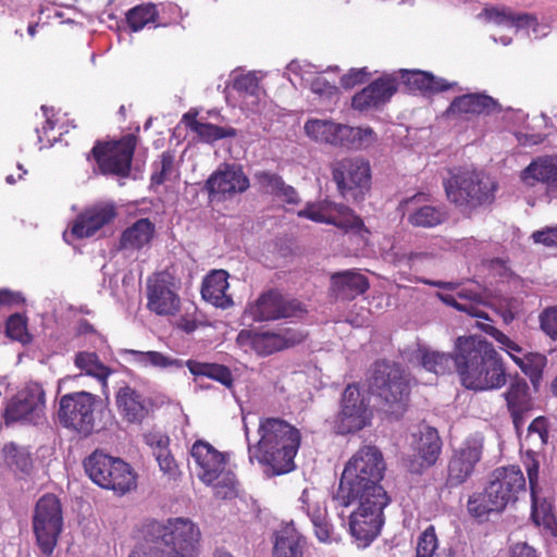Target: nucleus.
<instances>
[{"instance_id": "nucleus-1", "label": "nucleus", "mask_w": 557, "mask_h": 557, "mask_svg": "<svg viewBox=\"0 0 557 557\" xmlns=\"http://www.w3.org/2000/svg\"><path fill=\"white\" fill-rule=\"evenodd\" d=\"M454 364L462 385L468 389H498L507 382L502 357L482 336L458 337Z\"/></svg>"}, {"instance_id": "nucleus-2", "label": "nucleus", "mask_w": 557, "mask_h": 557, "mask_svg": "<svg viewBox=\"0 0 557 557\" xmlns=\"http://www.w3.org/2000/svg\"><path fill=\"white\" fill-rule=\"evenodd\" d=\"M259 441L248 445L250 461L257 460L268 475L288 473L295 468V456L300 445V432L278 418L261 419Z\"/></svg>"}, {"instance_id": "nucleus-3", "label": "nucleus", "mask_w": 557, "mask_h": 557, "mask_svg": "<svg viewBox=\"0 0 557 557\" xmlns=\"http://www.w3.org/2000/svg\"><path fill=\"white\" fill-rule=\"evenodd\" d=\"M384 471L382 453L375 446L361 447L347 461L333 502H348L364 495H387L380 484Z\"/></svg>"}, {"instance_id": "nucleus-4", "label": "nucleus", "mask_w": 557, "mask_h": 557, "mask_svg": "<svg viewBox=\"0 0 557 557\" xmlns=\"http://www.w3.org/2000/svg\"><path fill=\"white\" fill-rule=\"evenodd\" d=\"M145 536L151 543L154 557H198L200 530L189 519L175 518L165 522L146 523Z\"/></svg>"}, {"instance_id": "nucleus-5", "label": "nucleus", "mask_w": 557, "mask_h": 557, "mask_svg": "<svg viewBox=\"0 0 557 557\" xmlns=\"http://www.w3.org/2000/svg\"><path fill=\"white\" fill-rule=\"evenodd\" d=\"M189 454L196 476L203 484L212 487L216 498L231 499L237 495L238 482L228 467L226 454L203 440L196 441Z\"/></svg>"}, {"instance_id": "nucleus-6", "label": "nucleus", "mask_w": 557, "mask_h": 557, "mask_svg": "<svg viewBox=\"0 0 557 557\" xmlns=\"http://www.w3.org/2000/svg\"><path fill=\"white\" fill-rule=\"evenodd\" d=\"M338 516L348 519L349 532L359 546H368L384 524V508L389 504L387 495L356 496L348 502H334Z\"/></svg>"}, {"instance_id": "nucleus-7", "label": "nucleus", "mask_w": 557, "mask_h": 557, "mask_svg": "<svg viewBox=\"0 0 557 557\" xmlns=\"http://www.w3.org/2000/svg\"><path fill=\"white\" fill-rule=\"evenodd\" d=\"M496 183L484 172L461 169L444 181L447 199L462 212L488 205L495 199Z\"/></svg>"}, {"instance_id": "nucleus-8", "label": "nucleus", "mask_w": 557, "mask_h": 557, "mask_svg": "<svg viewBox=\"0 0 557 557\" xmlns=\"http://www.w3.org/2000/svg\"><path fill=\"white\" fill-rule=\"evenodd\" d=\"M369 388L386 405L388 413L400 416L406 407L409 394L408 381L399 366L379 361L372 369Z\"/></svg>"}, {"instance_id": "nucleus-9", "label": "nucleus", "mask_w": 557, "mask_h": 557, "mask_svg": "<svg viewBox=\"0 0 557 557\" xmlns=\"http://www.w3.org/2000/svg\"><path fill=\"white\" fill-rule=\"evenodd\" d=\"M84 468L92 482L121 495L136 487V474L120 458L96 450L84 461Z\"/></svg>"}, {"instance_id": "nucleus-10", "label": "nucleus", "mask_w": 557, "mask_h": 557, "mask_svg": "<svg viewBox=\"0 0 557 557\" xmlns=\"http://www.w3.org/2000/svg\"><path fill=\"white\" fill-rule=\"evenodd\" d=\"M32 527L41 554L51 556L63 531L62 507L55 495L46 494L37 500Z\"/></svg>"}, {"instance_id": "nucleus-11", "label": "nucleus", "mask_w": 557, "mask_h": 557, "mask_svg": "<svg viewBox=\"0 0 557 557\" xmlns=\"http://www.w3.org/2000/svg\"><path fill=\"white\" fill-rule=\"evenodd\" d=\"M304 129L312 140L332 146L359 148L375 140V134L370 127H351L330 120H308Z\"/></svg>"}, {"instance_id": "nucleus-12", "label": "nucleus", "mask_w": 557, "mask_h": 557, "mask_svg": "<svg viewBox=\"0 0 557 557\" xmlns=\"http://www.w3.org/2000/svg\"><path fill=\"white\" fill-rule=\"evenodd\" d=\"M99 404L100 399L88 392L65 394L59 401V422L69 430L88 436L95 429L96 409Z\"/></svg>"}, {"instance_id": "nucleus-13", "label": "nucleus", "mask_w": 557, "mask_h": 557, "mask_svg": "<svg viewBox=\"0 0 557 557\" xmlns=\"http://www.w3.org/2000/svg\"><path fill=\"white\" fill-rule=\"evenodd\" d=\"M45 409L46 394L42 386L29 382L8 403L3 417L7 424L21 422L37 425L45 420Z\"/></svg>"}, {"instance_id": "nucleus-14", "label": "nucleus", "mask_w": 557, "mask_h": 557, "mask_svg": "<svg viewBox=\"0 0 557 557\" xmlns=\"http://www.w3.org/2000/svg\"><path fill=\"white\" fill-rule=\"evenodd\" d=\"M332 175L338 191L345 198L359 201L370 188L371 169L364 159L338 160L332 166Z\"/></svg>"}, {"instance_id": "nucleus-15", "label": "nucleus", "mask_w": 557, "mask_h": 557, "mask_svg": "<svg viewBox=\"0 0 557 557\" xmlns=\"http://www.w3.org/2000/svg\"><path fill=\"white\" fill-rule=\"evenodd\" d=\"M136 147L135 137L127 135L119 141L98 143L91 150L101 174L128 176Z\"/></svg>"}, {"instance_id": "nucleus-16", "label": "nucleus", "mask_w": 557, "mask_h": 557, "mask_svg": "<svg viewBox=\"0 0 557 557\" xmlns=\"http://www.w3.org/2000/svg\"><path fill=\"white\" fill-rule=\"evenodd\" d=\"M371 417L368 396L361 393L357 385H348L343 393L341 410L335 421L337 432H357L368 425Z\"/></svg>"}, {"instance_id": "nucleus-17", "label": "nucleus", "mask_w": 557, "mask_h": 557, "mask_svg": "<svg viewBox=\"0 0 557 557\" xmlns=\"http://www.w3.org/2000/svg\"><path fill=\"white\" fill-rule=\"evenodd\" d=\"M178 284L169 272H160L147 280V308L157 315H175L181 308Z\"/></svg>"}, {"instance_id": "nucleus-18", "label": "nucleus", "mask_w": 557, "mask_h": 557, "mask_svg": "<svg viewBox=\"0 0 557 557\" xmlns=\"http://www.w3.org/2000/svg\"><path fill=\"white\" fill-rule=\"evenodd\" d=\"M484 437L480 433L471 434L456 448L448 463L447 484L458 486L465 483L473 473L481 460Z\"/></svg>"}, {"instance_id": "nucleus-19", "label": "nucleus", "mask_w": 557, "mask_h": 557, "mask_svg": "<svg viewBox=\"0 0 557 557\" xmlns=\"http://www.w3.org/2000/svg\"><path fill=\"white\" fill-rule=\"evenodd\" d=\"M479 17L487 23L498 26L512 27L516 32H524L529 37L539 39L548 34V26L537 21V17L528 12L515 11L508 7H487Z\"/></svg>"}, {"instance_id": "nucleus-20", "label": "nucleus", "mask_w": 557, "mask_h": 557, "mask_svg": "<svg viewBox=\"0 0 557 557\" xmlns=\"http://www.w3.org/2000/svg\"><path fill=\"white\" fill-rule=\"evenodd\" d=\"M298 216L343 230H361L363 227L362 220L350 208L332 201L308 203L304 210L298 211Z\"/></svg>"}, {"instance_id": "nucleus-21", "label": "nucleus", "mask_w": 557, "mask_h": 557, "mask_svg": "<svg viewBox=\"0 0 557 557\" xmlns=\"http://www.w3.org/2000/svg\"><path fill=\"white\" fill-rule=\"evenodd\" d=\"M249 180L240 168L224 164L213 172L206 183L211 200H225L246 191Z\"/></svg>"}, {"instance_id": "nucleus-22", "label": "nucleus", "mask_w": 557, "mask_h": 557, "mask_svg": "<svg viewBox=\"0 0 557 557\" xmlns=\"http://www.w3.org/2000/svg\"><path fill=\"white\" fill-rule=\"evenodd\" d=\"M412 447L416 456L410 460L408 469L412 473H422L436 463L441 451L442 441L436 429L423 425L413 434Z\"/></svg>"}, {"instance_id": "nucleus-23", "label": "nucleus", "mask_w": 557, "mask_h": 557, "mask_svg": "<svg viewBox=\"0 0 557 557\" xmlns=\"http://www.w3.org/2000/svg\"><path fill=\"white\" fill-rule=\"evenodd\" d=\"M302 312L304 309L298 301L285 299L281 294L272 290L261 295L248 309V313L255 321L298 317Z\"/></svg>"}, {"instance_id": "nucleus-24", "label": "nucleus", "mask_w": 557, "mask_h": 557, "mask_svg": "<svg viewBox=\"0 0 557 557\" xmlns=\"http://www.w3.org/2000/svg\"><path fill=\"white\" fill-rule=\"evenodd\" d=\"M299 509L310 519L320 542L333 540V527L329 520L326 502L319 492L304 490L299 498Z\"/></svg>"}, {"instance_id": "nucleus-25", "label": "nucleus", "mask_w": 557, "mask_h": 557, "mask_svg": "<svg viewBox=\"0 0 557 557\" xmlns=\"http://www.w3.org/2000/svg\"><path fill=\"white\" fill-rule=\"evenodd\" d=\"M116 215L113 203H96L85 209L74 220L70 234L75 238H87L94 236L104 225L112 222Z\"/></svg>"}, {"instance_id": "nucleus-26", "label": "nucleus", "mask_w": 557, "mask_h": 557, "mask_svg": "<svg viewBox=\"0 0 557 557\" xmlns=\"http://www.w3.org/2000/svg\"><path fill=\"white\" fill-rule=\"evenodd\" d=\"M539 469L540 463L531 459L528 463V479L532 497V520L544 532L557 539V519L553 512V506L546 499L541 500L537 497Z\"/></svg>"}, {"instance_id": "nucleus-27", "label": "nucleus", "mask_w": 557, "mask_h": 557, "mask_svg": "<svg viewBox=\"0 0 557 557\" xmlns=\"http://www.w3.org/2000/svg\"><path fill=\"white\" fill-rule=\"evenodd\" d=\"M488 485L492 495L507 506L508 503L516 500L520 491L524 490L525 479L519 467H502L493 471Z\"/></svg>"}, {"instance_id": "nucleus-28", "label": "nucleus", "mask_w": 557, "mask_h": 557, "mask_svg": "<svg viewBox=\"0 0 557 557\" xmlns=\"http://www.w3.org/2000/svg\"><path fill=\"white\" fill-rule=\"evenodd\" d=\"M557 154L535 158L520 173L521 182L528 187L537 184L546 186L548 193H556Z\"/></svg>"}, {"instance_id": "nucleus-29", "label": "nucleus", "mask_w": 557, "mask_h": 557, "mask_svg": "<svg viewBox=\"0 0 557 557\" xmlns=\"http://www.w3.org/2000/svg\"><path fill=\"white\" fill-rule=\"evenodd\" d=\"M286 70L288 75H294L299 78L301 86H308L312 92L320 97L329 99L337 97V87L322 76L314 65L305 61H292Z\"/></svg>"}, {"instance_id": "nucleus-30", "label": "nucleus", "mask_w": 557, "mask_h": 557, "mask_svg": "<svg viewBox=\"0 0 557 557\" xmlns=\"http://www.w3.org/2000/svg\"><path fill=\"white\" fill-rule=\"evenodd\" d=\"M496 101L486 95L482 94H466L456 97L446 113L449 116L459 119H471L480 114H488L494 111Z\"/></svg>"}, {"instance_id": "nucleus-31", "label": "nucleus", "mask_w": 557, "mask_h": 557, "mask_svg": "<svg viewBox=\"0 0 557 557\" xmlns=\"http://www.w3.org/2000/svg\"><path fill=\"white\" fill-rule=\"evenodd\" d=\"M396 91L395 81L392 78H379L352 98V108L368 110L386 103Z\"/></svg>"}, {"instance_id": "nucleus-32", "label": "nucleus", "mask_w": 557, "mask_h": 557, "mask_svg": "<svg viewBox=\"0 0 557 557\" xmlns=\"http://www.w3.org/2000/svg\"><path fill=\"white\" fill-rule=\"evenodd\" d=\"M116 406L127 422L139 423L148 416L150 403L136 389L123 386L116 394Z\"/></svg>"}, {"instance_id": "nucleus-33", "label": "nucleus", "mask_w": 557, "mask_h": 557, "mask_svg": "<svg viewBox=\"0 0 557 557\" xmlns=\"http://www.w3.org/2000/svg\"><path fill=\"white\" fill-rule=\"evenodd\" d=\"M476 324L478 327H480L483 332L490 334L496 339V342L500 345V348L511 357V359L520 367L524 373H529L527 361L534 362L536 368H541L544 364L545 358L543 356H525L522 351V348L517 343L511 341L507 335H505L492 324L485 322H478Z\"/></svg>"}, {"instance_id": "nucleus-34", "label": "nucleus", "mask_w": 557, "mask_h": 557, "mask_svg": "<svg viewBox=\"0 0 557 557\" xmlns=\"http://www.w3.org/2000/svg\"><path fill=\"white\" fill-rule=\"evenodd\" d=\"M227 278L228 273L224 270L210 272L202 282V298L218 308L226 309L233 306L232 297L226 294L228 288Z\"/></svg>"}, {"instance_id": "nucleus-35", "label": "nucleus", "mask_w": 557, "mask_h": 557, "mask_svg": "<svg viewBox=\"0 0 557 557\" xmlns=\"http://www.w3.org/2000/svg\"><path fill=\"white\" fill-rule=\"evenodd\" d=\"M305 539L296 530L294 522L282 525L275 532L273 557H302Z\"/></svg>"}, {"instance_id": "nucleus-36", "label": "nucleus", "mask_w": 557, "mask_h": 557, "mask_svg": "<svg viewBox=\"0 0 557 557\" xmlns=\"http://www.w3.org/2000/svg\"><path fill=\"white\" fill-rule=\"evenodd\" d=\"M124 354L129 357V362L143 369L153 368L158 370H178L186 364V362L181 359L156 350L140 351L127 349Z\"/></svg>"}, {"instance_id": "nucleus-37", "label": "nucleus", "mask_w": 557, "mask_h": 557, "mask_svg": "<svg viewBox=\"0 0 557 557\" xmlns=\"http://www.w3.org/2000/svg\"><path fill=\"white\" fill-rule=\"evenodd\" d=\"M237 343L245 349H251L260 356H268L284 348V339L274 333H252L243 330L237 335Z\"/></svg>"}, {"instance_id": "nucleus-38", "label": "nucleus", "mask_w": 557, "mask_h": 557, "mask_svg": "<svg viewBox=\"0 0 557 557\" xmlns=\"http://www.w3.org/2000/svg\"><path fill=\"white\" fill-rule=\"evenodd\" d=\"M437 297L446 305H449L459 311L467 312L471 317L488 320L487 314L481 308L483 305V295L479 287L475 289L462 288L458 292V298L463 302L458 301L451 295L437 293Z\"/></svg>"}, {"instance_id": "nucleus-39", "label": "nucleus", "mask_w": 557, "mask_h": 557, "mask_svg": "<svg viewBox=\"0 0 557 557\" xmlns=\"http://www.w3.org/2000/svg\"><path fill=\"white\" fill-rule=\"evenodd\" d=\"M504 395L513 424L519 431L523 422V413L531 408L528 383L524 380H517L510 384Z\"/></svg>"}, {"instance_id": "nucleus-40", "label": "nucleus", "mask_w": 557, "mask_h": 557, "mask_svg": "<svg viewBox=\"0 0 557 557\" xmlns=\"http://www.w3.org/2000/svg\"><path fill=\"white\" fill-rule=\"evenodd\" d=\"M332 288L337 297L354 299L369 288L367 277L358 272L344 271L332 275Z\"/></svg>"}, {"instance_id": "nucleus-41", "label": "nucleus", "mask_w": 557, "mask_h": 557, "mask_svg": "<svg viewBox=\"0 0 557 557\" xmlns=\"http://www.w3.org/2000/svg\"><path fill=\"white\" fill-rule=\"evenodd\" d=\"M154 235V224L149 219H139L128 226L121 236L124 249L138 250L148 245Z\"/></svg>"}, {"instance_id": "nucleus-42", "label": "nucleus", "mask_w": 557, "mask_h": 557, "mask_svg": "<svg viewBox=\"0 0 557 557\" xmlns=\"http://www.w3.org/2000/svg\"><path fill=\"white\" fill-rule=\"evenodd\" d=\"M183 122L185 125L196 133L199 138L207 143H213L215 140L227 138V137H235L236 136V129L233 127H220L216 125H213L211 123H206L198 121L196 119V113L187 112L183 116Z\"/></svg>"}, {"instance_id": "nucleus-43", "label": "nucleus", "mask_w": 557, "mask_h": 557, "mask_svg": "<svg viewBox=\"0 0 557 557\" xmlns=\"http://www.w3.org/2000/svg\"><path fill=\"white\" fill-rule=\"evenodd\" d=\"M548 441L547 421L543 417L534 419L528 428L527 435L524 436L522 445L527 447V459L525 469L528 470V463L533 459L535 462L539 461L535 458V451L541 450Z\"/></svg>"}, {"instance_id": "nucleus-44", "label": "nucleus", "mask_w": 557, "mask_h": 557, "mask_svg": "<svg viewBox=\"0 0 557 557\" xmlns=\"http://www.w3.org/2000/svg\"><path fill=\"white\" fill-rule=\"evenodd\" d=\"M468 511L475 518H483L490 512L502 511L506 505L498 497L495 498L491 493L490 485L486 486L484 492L475 493L468 499Z\"/></svg>"}, {"instance_id": "nucleus-45", "label": "nucleus", "mask_w": 557, "mask_h": 557, "mask_svg": "<svg viewBox=\"0 0 557 557\" xmlns=\"http://www.w3.org/2000/svg\"><path fill=\"white\" fill-rule=\"evenodd\" d=\"M186 367L195 376H206L220 382L226 387L233 385V375L230 369L225 366L218 363L199 362L195 360H187Z\"/></svg>"}, {"instance_id": "nucleus-46", "label": "nucleus", "mask_w": 557, "mask_h": 557, "mask_svg": "<svg viewBox=\"0 0 557 557\" xmlns=\"http://www.w3.org/2000/svg\"><path fill=\"white\" fill-rule=\"evenodd\" d=\"M405 73L407 75V83L421 91L438 92L453 89L457 86V83H449L446 79L436 77L429 72L405 71Z\"/></svg>"}, {"instance_id": "nucleus-47", "label": "nucleus", "mask_w": 557, "mask_h": 557, "mask_svg": "<svg viewBox=\"0 0 557 557\" xmlns=\"http://www.w3.org/2000/svg\"><path fill=\"white\" fill-rule=\"evenodd\" d=\"M75 366L85 372L86 375L94 376L106 383L108 376L111 374L109 368L100 362L97 354L89 351H82L75 356Z\"/></svg>"}, {"instance_id": "nucleus-48", "label": "nucleus", "mask_w": 557, "mask_h": 557, "mask_svg": "<svg viewBox=\"0 0 557 557\" xmlns=\"http://www.w3.org/2000/svg\"><path fill=\"white\" fill-rule=\"evenodd\" d=\"M157 17L158 10L153 3L136 5L126 13V22L133 32H138L146 25L154 23Z\"/></svg>"}, {"instance_id": "nucleus-49", "label": "nucleus", "mask_w": 557, "mask_h": 557, "mask_svg": "<svg viewBox=\"0 0 557 557\" xmlns=\"http://www.w3.org/2000/svg\"><path fill=\"white\" fill-rule=\"evenodd\" d=\"M3 455L4 461L10 468L24 473L32 469L33 460L27 448L10 443L4 446Z\"/></svg>"}, {"instance_id": "nucleus-50", "label": "nucleus", "mask_w": 557, "mask_h": 557, "mask_svg": "<svg viewBox=\"0 0 557 557\" xmlns=\"http://www.w3.org/2000/svg\"><path fill=\"white\" fill-rule=\"evenodd\" d=\"M420 360L423 368L435 374H444L450 370L451 363L454 362V356L431 351L421 350Z\"/></svg>"}, {"instance_id": "nucleus-51", "label": "nucleus", "mask_w": 557, "mask_h": 557, "mask_svg": "<svg viewBox=\"0 0 557 557\" xmlns=\"http://www.w3.org/2000/svg\"><path fill=\"white\" fill-rule=\"evenodd\" d=\"M408 220L414 226L434 227L445 220V213L433 206H423L414 210Z\"/></svg>"}, {"instance_id": "nucleus-52", "label": "nucleus", "mask_w": 557, "mask_h": 557, "mask_svg": "<svg viewBox=\"0 0 557 557\" xmlns=\"http://www.w3.org/2000/svg\"><path fill=\"white\" fill-rule=\"evenodd\" d=\"M438 542L434 527H428L419 536L416 557H440Z\"/></svg>"}, {"instance_id": "nucleus-53", "label": "nucleus", "mask_w": 557, "mask_h": 557, "mask_svg": "<svg viewBox=\"0 0 557 557\" xmlns=\"http://www.w3.org/2000/svg\"><path fill=\"white\" fill-rule=\"evenodd\" d=\"M5 333L10 338L18 341L23 344H26L30 341V336L26 327V318L18 313L12 314L8 319Z\"/></svg>"}, {"instance_id": "nucleus-54", "label": "nucleus", "mask_w": 557, "mask_h": 557, "mask_svg": "<svg viewBox=\"0 0 557 557\" xmlns=\"http://www.w3.org/2000/svg\"><path fill=\"white\" fill-rule=\"evenodd\" d=\"M156 171L151 175L153 184H162L174 174V156L165 151L161 154L160 162L154 164Z\"/></svg>"}, {"instance_id": "nucleus-55", "label": "nucleus", "mask_w": 557, "mask_h": 557, "mask_svg": "<svg viewBox=\"0 0 557 557\" xmlns=\"http://www.w3.org/2000/svg\"><path fill=\"white\" fill-rule=\"evenodd\" d=\"M255 178L257 183L259 184L260 188L267 193L276 196L280 189H282V186L284 184L281 176H278L275 173L261 171L257 172L255 175Z\"/></svg>"}, {"instance_id": "nucleus-56", "label": "nucleus", "mask_w": 557, "mask_h": 557, "mask_svg": "<svg viewBox=\"0 0 557 557\" xmlns=\"http://www.w3.org/2000/svg\"><path fill=\"white\" fill-rule=\"evenodd\" d=\"M233 87L236 91L240 94L242 97L244 95H249L251 92L258 91L261 87L259 84V79L255 73H246L239 74L234 78Z\"/></svg>"}, {"instance_id": "nucleus-57", "label": "nucleus", "mask_w": 557, "mask_h": 557, "mask_svg": "<svg viewBox=\"0 0 557 557\" xmlns=\"http://www.w3.org/2000/svg\"><path fill=\"white\" fill-rule=\"evenodd\" d=\"M144 441L150 447L154 457L169 449L170 437L162 432L150 431L144 435Z\"/></svg>"}, {"instance_id": "nucleus-58", "label": "nucleus", "mask_w": 557, "mask_h": 557, "mask_svg": "<svg viewBox=\"0 0 557 557\" xmlns=\"http://www.w3.org/2000/svg\"><path fill=\"white\" fill-rule=\"evenodd\" d=\"M265 107V92L260 88L256 92L242 97V108L250 113L261 114Z\"/></svg>"}, {"instance_id": "nucleus-59", "label": "nucleus", "mask_w": 557, "mask_h": 557, "mask_svg": "<svg viewBox=\"0 0 557 557\" xmlns=\"http://www.w3.org/2000/svg\"><path fill=\"white\" fill-rule=\"evenodd\" d=\"M541 329L550 338H557V307L544 310L540 315Z\"/></svg>"}, {"instance_id": "nucleus-60", "label": "nucleus", "mask_w": 557, "mask_h": 557, "mask_svg": "<svg viewBox=\"0 0 557 557\" xmlns=\"http://www.w3.org/2000/svg\"><path fill=\"white\" fill-rule=\"evenodd\" d=\"M154 458L158 462L160 471H162L164 474H166L170 478H175L177 475L178 466H177L170 448L166 449L164 453L157 455Z\"/></svg>"}, {"instance_id": "nucleus-61", "label": "nucleus", "mask_w": 557, "mask_h": 557, "mask_svg": "<svg viewBox=\"0 0 557 557\" xmlns=\"http://www.w3.org/2000/svg\"><path fill=\"white\" fill-rule=\"evenodd\" d=\"M532 239L536 244H542L547 247H557V225L535 231L532 234Z\"/></svg>"}, {"instance_id": "nucleus-62", "label": "nucleus", "mask_w": 557, "mask_h": 557, "mask_svg": "<svg viewBox=\"0 0 557 557\" xmlns=\"http://www.w3.org/2000/svg\"><path fill=\"white\" fill-rule=\"evenodd\" d=\"M367 76L366 69H351L349 73L342 76L341 84L344 88L349 89L357 84L363 83Z\"/></svg>"}, {"instance_id": "nucleus-63", "label": "nucleus", "mask_w": 557, "mask_h": 557, "mask_svg": "<svg viewBox=\"0 0 557 557\" xmlns=\"http://www.w3.org/2000/svg\"><path fill=\"white\" fill-rule=\"evenodd\" d=\"M509 557H537L536 550L525 542L517 543L510 547Z\"/></svg>"}, {"instance_id": "nucleus-64", "label": "nucleus", "mask_w": 557, "mask_h": 557, "mask_svg": "<svg viewBox=\"0 0 557 557\" xmlns=\"http://www.w3.org/2000/svg\"><path fill=\"white\" fill-rule=\"evenodd\" d=\"M22 301V297L18 293L12 292L8 288L0 289V306H13Z\"/></svg>"}]
</instances>
